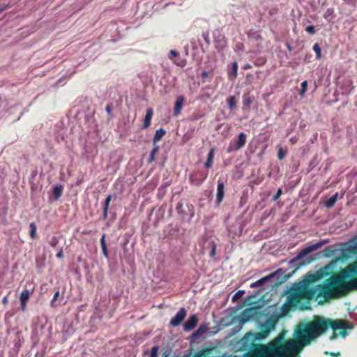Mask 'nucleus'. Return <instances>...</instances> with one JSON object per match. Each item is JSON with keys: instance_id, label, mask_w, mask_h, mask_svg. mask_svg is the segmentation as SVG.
<instances>
[{"instance_id": "obj_1", "label": "nucleus", "mask_w": 357, "mask_h": 357, "mask_svg": "<svg viewBox=\"0 0 357 357\" xmlns=\"http://www.w3.org/2000/svg\"><path fill=\"white\" fill-rule=\"evenodd\" d=\"M357 262L349 264L346 268L335 273L326 279L322 284L314 287L310 286L318 280V273H308L302 282L294 284L289 291L287 303L289 307H298L301 301L308 305L310 301L324 296L326 299L344 296L349 291L357 289Z\"/></svg>"}, {"instance_id": "obj_2", "label": "nucleus", "mask_w": 357, "mask_h": 357, "mask_svg": "<svg viewBox=\"0 0 357 357\" xmlns=\"http://www.w3.org/2000/svg\"><path fill=\"white\" fill-rule=\"evenodd\" d=\"M329 324V318L314 315L311 321L296 326L293 338L285 340L280 335L265 345L268 356L300 357L305 347L327 332Z\"/></svg>"}, {"instance_id": "obj_3", "label": "nucleus", "mask_w": 357, "mask_h": 357, "mask_svg": "<svg viewBox=\"0 0 357 357\" xmlns=\"http://www.w3.org/2000/svg\"><path fill=\"white\" fill-rule=\"evenodd\" d=\"M277 319L275 318L268 319L264 324L261 325V332L259 333H247L241 339V345L244 349L257 348L261 344H256V340H261L266 337L271 331L275 329Z\"/></svg>"}, {"instance_id": "obj_4", "label": "nucleus", "mask_w": 357, "mask_h": 357, "mask_svg": "<svg viewBox=\"0 0 357 357\" xmlns=\"http://www.w3.org/2000/svg\"><path fill=\"white\" fill-rule=\"evenodd\" d=\"M330 328L333 333L330 337L331 340H335L338 336L345 337L347 335V329H351L353 326L349 321L344 319H329Z\"/></svg>"}, {"instance_id": "obj_5", "label": "nucleus", "mask_w": 357, "mask_h": 357, "mask_svg": "<svg viewBox=\"0 0 357 357\" xmlns=\"http://www.w3.org/2000/svg\"><path fill=\"white\" fill-rule=\"evenodd\" d=\"M208 173L203 170H197L190 174V182L192 185H199L207 178Z\"/></svg>"}, {"instance_id": "obj_6", "label": "nucleus", "mask_w": 357, "mask_h": 357, "mask_svg": "<svg viewBox=\"0 0 357 357\" xmlns=\"http://www.w3.org/2000/svg\"><path fill=\"white\" fill-rule=\"evenodd\" d=\"M187 314L186 310L185 308H181L178 312L176 314V315L172 317L171 319L169 324L172 326L176 327L179 326L183 319L185 318Z\"/></svg>"}, {"instance_id": "obj_7", "label": "nucleus", "mask_w": 357, "mask_h": 357, "mask_svg": "<svg viewBox=\"0 0 357 357\" xmlns=\"http://www.w3.org/2000/svg\"><path fill=\"white\" fill-rule=\"evenodd\" d=\"M324 245V242H318L315 244H313L312 245L307 246L303 250H301L299 253L298 254V259H302L307 255L319 249L322 245Z\"/></svg>"}, {"instance_id": "obj_8", "label": "nucleus", "mask_w": 357, "mask_h": 357, "mask_svg": "<svg viewBox=\"0 0 357 357\" xmlns=\"http://www.w3.org/2000/svg\"><path fill=\"white\" fill-rule=\"evenodd\" d=\"M284 273L283 270L282 268H279L274 273H272L269 274L268 275H266V276L258 280L257 281H256L255 282L252 284L251 287H255L262 286L266 282L270 280L271 278L275 277L278 275H280V273Z\"/></svg>"}, {"instance_id": "obj_9", "label": "nucleus", "mask_w": 357, "mask_h": 357, "mask_svg": "<svg viewBox=\"0 0 357 357\" xmlns=\"http://www.w3.org/2000/svg\"><path fill=\"white\" fill-rule=\"evenodd\" d=\"M198 323V317L196 314L191 315L189 319L183 324V330L185 331H190L194 329Z\"/></svg>"}, {"instance_id": "obj_10", "label": "nucleus", "mask_w": 357, "mask_h": 357, "mask_svg": "<svg viewBox=\"0 0 357 357\" xmlns=\"http://www.w3.org/2000/svg\"><path fill=\"white\" fill-rule=\"evenodd\" d=\"M185 98L183 96H179L176 98L174 107V116H178L181 114Z\"/></svg>"}, {"instance_id": "obj_11", "label": "nucleus", "mask_w": 357, "mask_h": 357, "mask_svg": "<svg viewBox=\"0 0 357 357\" xmlns=\"http://www.w3.org/2000/svg\"><path fill=\"white\" fill-rule=\"evenodd\" d=\"M153 115V110L152 108L146 109V113L144 119V123L142 125V129H147L149 128L151 122V119Z\"/></svg>"}, {"instance_id": "obj_12", "label": "nucleus", "mask_w": 357, "mask_h": 357, "mask_svg": "<svg viewBox=\"0 0 357 357\" xmlns=\"http://www.w3.org/2000/svg\"><path fill=\"white\" fill-rule=\"evenodd\" d=\"M213 348L211 347H206L202 348L197 352H195L194 354L191 353V357H206L212 352Z\"/></svg>"}, {"instance_id": "obj_13", "label": "nucleus", "mask_w": 357, "mask_h": 357, "mask_svg": "<svg viewBox=\"0 0 357 357\" xmlns=\"http://www.w3.org/2000/svg\"><path fill=\"white\" fill-rule=\"evenodd\" d=\"M224 190H225V185H224V183L222 181H219L218 183L217 197H216L217 202L218 203H220L222 201V199H223L224 195H225Z\"/></svg>"}, {"instance_id": "obj_14", "label": "nucleus", "mask_w": 357, "mask_h": 357, "mask_svg": "<svg viewBox=\"0 0 357 357\" xmlns=\"http://www.w3.org/2000/svg\"><path fill=\"white\" fill-rule=\"evenodd\" d=\"M246 135L244 132L239 133L238 136V140L236 144V149H240L244 146L246 143Z\"/></svg>"}, {"instance_id": "obj_15", "label": "nucleus", "mask_w": 357, "mask_h": 357, "mask_svg": "<svg viewBox=\"0 0 357 357\" xmlns=\"http://www.w3.org/2000/svg\"><path fill=\"white\" fill-rule=\"evenodd\" d=\"M208 331V326L206 324H202L199 326L198 329L193 333L192 337L198 338L202 336Z\"/></svg>"}, {"instance_id": "obj_16", "label": "nucleus", "mask_w": 357, "mask_h": 357, "mask_svg": "<svg viewBox=\"0 0 357 357\" xmlns=\"http://www.w3.org/2000/svg\"><path fill=\"white\" fill-rule=\"evenodd\" d=\"M166 134V130L163 128H160L155 131V135L153 139V143L157 144L158 141H160L162 137Z\"/></svg>"}, {"instance_id": "obj_17", "label": "nucleus", "mask_w": 357, "mask_h": 357, "mask_svg": "<svg viewBox=\"0 0 357 357\" xmlns=\"http://www.w3.org/2000/svg\"><path fill=\"white\" fill-rule=\"evenodd\" d=\"M33 290H30V289H24L22 291V293L20 294V301H26L27 302L28 300L29 299L30 296H31V294H33Z\"/></svg>"}, {"instance_id": "obj_18", "label": "nucleus", "mask_w": 357, "mask_h": 357, "mask_svg": "<svg viewBox=\"0 0 357 357\" xmlns=\"http://www.w3.org/2000/svg\"><path fill=\"white\" fill-rule=\"evenodd\" d=\"M214 151H215L214 149H211L210 150L209 153H208L207 160L204 164L205 167H206V168L211 167L213 158H214Z\"/></svg>"}, {"instance_id": "obj_19", "label": "nucleus", "mask_w": 357, "mask_h": 357, "mask_svg": "<svg viewBox=\"0 0 357 357\" xmlns=\"http://www.w3.org/2000/svg\"><path fill=\"white\" fill-rule=\"evenodd\" d=\"M111 199H112L111 195H108L105 199L104 207H103V212H102V216H103L104 219H105L107 217V213H108L109 206Z\"/></svg>"}, {"instance_id": "obj_20", "label": "nucleus", "mask_w": 357, "mask_h": 357, "mask_svg": "<svg viewBox=\"0 0 357 357\" xmlns=\"http://www.w3.org/2000/svg\"><path fill=\"white\" fill-rule=\"evenodd\" d=\"M337 193H335L326 201L324 204L325 206L327 208H331L333 206L337 201Z\"/></svg>"}, {"instance_id": "obj_21", "label": "nucleus", "mask_w": 357, "mask_h": 357, "mask_svg": "<svg viewBox=\"0 0 357 357\" xmlns=\"http://www.w3.org/2000/svg\"><path fill=\"white\" fill-rule=\"evenodd\" d=\"M105 237H106V235L102 234V236L100 238V245H101L103 255L105 257H108V250H107V245H106V242H105Z\"/></svg>"}, {"instance_id": "obj_22", "label": "nucleus", "mask_w": 357, "mask_h": 357, "mask_svg": "<svg viewBox=\"0 0 357 357\" xmlns=\"http://www.w3.org/2000/svg\"><path fill=\"white\" fill-rule=\"evenodd\" d=\"M63 192V186L62 185H56L53 188V195L55 199H58L61 197Z\"/></svg>"}, {"instance_id": "obj_23", "label": "nucleus", "mask_w": 357, "mask_h": 357, "mask_svg": "<svg viewBox=\"0 0 357 357\" xmlns=\"http://www.w3.org/2000/svg\"><path fill=\"white\" fill-rule=\"evenodd\" d=\"M158 149H159L158 145H157L156 144H153V147L150 153V156H149V163H151L155 160V154L158 151Z\"/></svg>"}, {"instance_id": "obj_24", "label": "nucleus", "mask_w": 357, "mask_h": 357, "mask_svg": "<svg viewBox=\"0 0 357 357\" xmlns=\"http://www.w3.org/2000/svg\"><path fill=\"white\" fill-rule=\"evenodd\" d=\"M238 64L236 61L232 63L231 72L229 73V77L231 79H235L237 76Z\"/></svg>"}, {"instance_id": "obj_25", "label": "nucleus", "mask_w": 357, "mask_h": 357, "mask_svg": "<svg viewBox=\"0 0 357 357\" xmlns=\"http://www.w3.org/2000/svg\"><path fill=\"white\" fill-rule=\"evenodd\" d=\"M29 228H30V237L33 240L36 239L37 238V235H36L37 227H36V224L34 222H31L29 225Z\"/></svg>"}, {"instance_id": "obj_26", "label": "nucleus", "mask_w": 357, "mask_h": 357, "mask_svg": "<svg viewBox=\"0 0 357 357\" xmlns=\"http://www.w3.org/2000/svg\"><path fill=\"white\" fill-rule=\"evenodd\" d=\"M174 63L180 67H184L187 64V61L185 59L178 57H176L174 60H172Z\"/></svg>"}, {"instance_id": "obj_27", "label": "nucleus", "mask_w": 357, "mask_h": 357, "mask_svg": "<svg viewBox=\"0 0 357 357\" xmlns=\"http://www.w3.org/2000/svg\"><path fill=\"white\" fill-rule=\"evenodd\" d=\"M252 99L250 96L249 93H248L244 94L243 95V105L249 107L250 105L252 104Z\"/></svg>"}, {"instance_id": "obj_28", "label": "nucleus", "mask_w": 357, "mask_h": 357, "mask_svg": "<svg viewBox=\"0 0 357 357\" xmlns=\"http://www.w3.org/2000/svg\"><path fill=\"white\" fill-rule=\"evenodd\" d=\"M227 104L229 109H233L236 107V100L235 96H230L227 99Z\"/></svg>"}, {"instance_id": "obj_29", "label": "nucleus", "mask_w": 357, "mask_h": 357, "mask_svg": "<svg viewBox=\"0 0 357 357\" xmlns=\"http://www.w3.org/2000/svg\"><path fill=\"white\" fill-rule=\"evenodd\" d=\"M244 294H245V291H243V290H239V291H238L236 293H235V294L233 295V296H232V298H231V301H232V302H234H234H236V301H238V300H240V299L243 297V296L244 295Z\"/></svg>"}, {"instance_id": "obj_30", "label": "nucleus", "mask_w": 357, "mask_h": 357, "mask_svg": "<svg viewBox=\"0 0 357 357\" xmlns=\"http://www.w3.org/2000/svg\"><path fill=\"white\" fill-rule=\"evenodd\" d=\"M249 311H250V310H246L240 314L239 319L243 323H245V321L249 320V319H250V315L248 314Z\"/></svg>"}, {"instance_id": "obj_31", "label": "nucleus", "mask_w": 357, "mask_h": 357, "mask_svg": "<svg viewBox=\"0 0 357 357\" xmlns=\"http://www.w3.org/2000/svg\"><path fill=\"white\" fill-rule=\"evenodd\" d=\"M307 89V82L306 80H305L301 83V91L299 93V95L301 96V97L303 98L305 96Z\"/></svg>"}, {"instance_id": "obj_32", "label": "nucleus", "mask_w": 357, "mask_h": 357, "mask_svg": "<svg viewBox=\"0 0 357 357\" xmlns=\"http://www.w3.org/2000/svg\"><path fill=\"white\" fill-rule=\"evenodd\" d=\"M210 245L211 247V250L209 255L211 258H215V257L216 255V247H217L216 243L215 241H211Z\"/></svg>"}, {"instance_id": "obj_33", "label": "nucleus", "mask_w": 357, "mask_h": 357, "mask_svg": "<svg viewBox=\"0 0 357 357\" xmlns=\"http://www.w3.org/2000/svg\"><path fill=\"white\" fill-rule=\"evenodd\" d=\"M59 296H60L59 291H56L53 296V298L52 299V301H51V305L52 307H56L59 305V303H57V299L59 297Z\"/></svg>"}, {"instance_id": "obj_34", "label": "nucleus", "mask_w": 357, "mask_h": 357, "mask_svg": "<svg viewBox=\"0 0 357 357\" xmlns=\"http://www.w3.org/2000/svg\"><path fill=\"white\" fill-rule=\"evenodd\" d=\"M313 50L316 53V58L318 59H320L321 58V48L317 43H315L313 45Z\"/></svg>"}, {"instance_id": "obj_35", "label": "nucleus", "mask_w": 357, "mask_h": 357, "mask_svg": "<svg viewBox=\"0 0 357 357\" xmlns=\"http://www.w3.org/2000/svg\"><path fill=\"white\" fill-rule=\"evenodd\" d=\"M179 52L176 50H172L169 53V59L174 60L176 57H178Z\"/></svg>"}, {"instance_id": "obj_36", "label": "nucleus", "mask_w": 357, "mask_h": 357, "mask_svg": "<svg viewBox=\"0 0 357 357\" xmlns=\"http://www.w3.org/2000/svg\"><path fill=\"white\" fill-rule=\"evenodd\" d=\"M59 243V238L56 236H53L50 241V245L52 248H55Z\"/></svg>"}, {"instance_id": "obj_37", "label": "nucleus", "mask_w": 357, "mask_h": 357, "mask_svg": "<svg viewBox=\"0 0 357 357\" xmlns=\"http://www.w3.org/2000/svg\"><path fill=\"white\" fill-rule=\"evenodd\" d=\"M158 347L157 346L153 347L151 348L150 357H157L158 356Z\"/></svg>"}, {"instance_id": "obj_38", "label": "nucleus", "mask_w": 357, "mask_h": 357, "mask_svg": "<svg viewBox=\"0 0 357 357\" xmlns=\"http://www.w3.org/2000/svg\"><path fill=\"white\" fill-rule=\"evenodd\" d=\"M285 152L283 151L282 148H280L278 153V157L279 160H282L284 158Z\"/></svg>"}, {"instance_id": "obj_39", "label": "nucleus", "mask_w": 357, "mask_h": 357, "mask_svg": "<svg viewBox=\"0 0 357 357\" xmlns=\"http://www.w3.org/2000/svg\"><path fill=\"white\" fill-rule=\"evenodd\" d=\"M306 31L308 32L310 34H314L315 33V29H314V26L312 25H310V26H307L305 29Z\"/></svg>"}, {"instance_id": "obj_40", "label": "nucleus", "mask_w": 357, "mask_h": 357, "mask_svg": "<svg viewBox=\"0 0 357 357\" xmlns=\"http://www.w3.org/2000/svg\"><path fill=\"white\" fill-rule=\"evenodd\" d=\"M252 37H253V38L256 41H261V40H262V36L259 33H257V32L253 33Z\"/></svg>"}, {"instance_id": "obj_41", "label": "nucleus", "mask_w": 357, "mask_h": 357, "mask_svg": "<svg viewBox=\"0 0 357 357\" xmlns=\"http://www.w3.org/2000/svg\"><path fill=\"white\" fill-rule=\"evenodd\" d=\"M333 13V8H328L326 11L325 12L324 17V18H328L330 15H331Z\"/></svg>"}, {"instance_id": "obj_42", "label": "nucleus", "mask_w": 357, "mask_h": 357, "mask_svg": "<svg viewBox=\"0 0 357 357\" xmlns=\"http://www.w3.org/2000/svg\"><path fill=\"white\" fill-rule=\"evenodd\" d=\"M282 190L281 188L278 189L276 194L273 197V200H277L282 195Z\"/></svg>"}, {"instance_id": "obj_43", "label": "nucleus", "mask_w": 357, "mask_h": 357, "mask_svg": "<svg viewBox=\"0 0 357 357\" xmlns=\"http://www.w3.org/2000/svg\"><path fill=\"white\" fill-rule=\"evenodd\" d=\"M26 303L27 302L26 301H20L21 309L22 311H24L26 310Z\"/></svg>"}, {"instance_id": "obj_44", "label": "nucleus", "mask_w": 357, "mask_h": 357, "mask_svg": "<svg viewBox=\"0 0 357 357\" xmlns=\"http://www.w3.org/2000/svg\"><path fill=\"white\" fill-rule=\"evenodd\" d=\"M10 7L9 4L0 6V13Z\"/></svg>"}, {"instance_id": "obj_45", "label": "nucleus", "mask_w": 357, "mask_h": 357, "mask_svg": "<svg viewBox=\"0 0 357 357\" xmlns=\"http://www.w3.org/2000/svg\"><path fill=\"white\" fill-rule=\"evenodd\" d=\"M56 256L57 258H62L63 257V248L60 249V250L59 251Z\"/></svg>"}, {"instance_id": "obj_46", "label": "nucleus", "mask_w": 357, "mask_h": 357, "mask_svg": "<svg viewBox=\"0 0 357 357\" xmlns=\"http://www.w3.org/2000/svg\"><path fill=\"white\" fill-rule=\"evenodd\" d=\"M326 354H328V353L326 352ZM328 354L333 357H339L340 356V352H330L328 353Z\"/></svg>"}, {"instance_id": "obj_47", "label": "nucleus", "mask_w": 357, "mask_h": 357, "mask_svg": "<svg viewBox=\"0 0 357 357\" xmlns=\"http://www.w3.org/2000/svg\"><path fill=\"white\" fill-rule=\"evenodd\" d=\"M2 303L5 305H6L8 303V299L7 296H4L3 298L2 299Z\"/></svg>"}, {"instance_id": "obj_48", "label": "nucleus", "mask_w": 357, "mask_h": 357, "mask_svg": "<svg viewBox=\"0 0 357 357\" xmlns=\"http://www.w3.org/2000/svg\"><path fill=\"white\" fill-rule=\"evenodd\" d=\"M105 109L108 114H110L112 112V106L110 105H107Z\"/></svg>"}, {"instance_id": "obj_49", "label": "nucleus", "mask_w": 357, "mask_h": 357, "mask_svg": "<svg viewBox=\"0 0 357 357\" xmlns=\"http://www.w3.org/2000/svg\"><path fill=\"white\" fill-rule=\"evenodd\" d=\"M208 75V73L206 71H203L201 74V76L202 78H206Z\"/></svg>"}, {"instance_id": "obj_50", "label": "nucleus", "mask_w": 357, "mask_h": 357, "mask_svg": "<svg viewBox=\"0 0 357 357\" xmlns=\"http://www.w3.org/2000/svg\"><path fill=\"white\" fill-rule=\"evenodd\" d=\"M252 68V66L249 63H247L245 64L244 66H243V69L244 70H247V69H250Z\"/></svg>"}, {"instance_id": "obj_51", "label": "nucleus", "mask_w": 357, "mask_h": 357, "mask_svg": "<svg viewBox=\"0 0 357 357\" xmlns=\"http://www.w3.org/2000/svg\"><path fill=\"white\" fill-rule=\"evenodd\" d=\"M287 47L289 51H291L292 50V48H291V45L289 44H287Z\"/></svg>"}, {"instance_id": "obj_52", "label": "nucleus", "mask_w": 357, "mask_h": 357, "mask_svg": "<svg viewBox=\"0 0 357 357\" xmlns=\"http://www.w3.org/2000/svg\"><path fill=\"white\" fill-rule=\"evenodd\" d=\"M301 309H307V308H308V307H307V306H305V307H303V306H301Z\"/></svg>"}, {"instance_id": "obj_53", "label": "nucleus", "mask_w": 357, "mask_h": 357, "mask_svg": "<svg viewBox=\"0 0 357 357\" xmlns=\"http://www.w3.org/2000/svg\"><path fill=\"white\" fill-rule=\"evenodd\" d=\"M181 206H182L181 204H178V205H177V206H176V208H179V207H181Z\"/></svg>"}]
</instances>
